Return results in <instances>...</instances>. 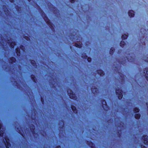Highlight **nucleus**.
I'll return each mask as SVG.
<instances>
[{
  "mask_svg": "<svg viewBox=\"0 0 148 148\" xmlns=\"http://www.w3.org/2000/svg\"><path fill=\"white\" fill-rule=\"evenodd\" d=\"M67 92L68 93V94L70 96V97L71 98L75 100L76 99V96L73 93V92L71 91V90H68Z\"/></svg>",
  "mask_w": 148,
  "mask_h": 148,
  "instance_id": "f257e3e1",
  "label": "nucleus"
},
{
  "mask_svg": "<svg viewBox=\"0 0 148 148\" xmlns=\"http://www.w3.org/2000/svg\"><path fill=\"white\" fill-rule=\"evenodd\" d=\"M116 93L117 95H118V97L119 99H121L123 97L122 91L121 89L116 90Z\"/></svg>",
  "mask_w": 148,
  "mask_h": 148,
  "instance_id": "f03ea898",
  "label": "nucleus"
},
{
  "mask_svg": "<svg viewBox=\"0 0 148 148\" xmlns=\"http://www.w3.org/2000/svg\"><path fill=\"white\" fill-rule=\"evenodd\" d=\"M5 139L6 141V143H5V144L6 146V148H9V147H10L11 145L9 143V140L7 139L6 137L5 138Z\"/></svg>",
  "mask_w": 148,
  "mask_h": 148,
  "instance_id": "7ed1b4c3",
  "label": "nucleus"
},
{
  "mask_svg": "<svg viewBox=\"0 0 148 148\" xmlns=\"http://www.w3.org/2000/svg\"><path fill=\"white\" fill-rule=\"evenodd\" d=\"M103 103V109L106 110H108V109H107L108 108V106H107L106 105V102L105 101H103L102 103Z\"/></svg>",
  "mask_w": 148,
  "mask_h": 148,
  "instance_id": "20e7f679",
  "label": "nucleus"
},
{
  "mask_svg": "<svg viewBox=\"0 0 148 148\" xmlns=\"http://www.w3.org/2000/svg\"><path fill=\"white\" fill-rule=\"evenodd\" d=\"M91 90L92 93L95 94L97 93L98 91V89L97 88H95L94 87H93L92 88Z\"/></svg>",
  "mask_w": 148,
  "mask_h": 148,
  "instance_id": "39448f33",
  "label": "nucleus"
},
{
  "mask_svg": "<svg viewBox=\"0 0 148 148\" xmlns=\"http://www.w3.org/2000/svg\"><path fill=\"white\" fill-rule=\"evenodd\" d=\"M144 73L145 74V77L146 79L148 81V69H146L144 71Z\"/></svg>",
  "mask_w": 148,
  "mask_h": 148,
  "instance_id": "423d86ee",
  "label": "nucleus"
},
{
  "mask_svg": "<svg viewBox=\"0 0 148 148\" xmlns=\"http://www.w3.org/2000/svg\"><path fill=\"white\" fill-rule=\"evenodd\" d=\"M128 14L130 17H133L134 15V12L132 10H130Z\"/></svg>",
  "mask_w": 148,
  "mask_h": 148,
  "instance_id": "0eeeda50",
  "label": "nucleus"
},
{
  "mask_svg": "<svg viewBox=\"0 0 148 148\" xmlns=\"http://www.w3.org/2000/svg\"><path fill=\"white\" fill-rule=\"evenodd\" d=\"M7 42L8 43H11L10 46L12 48H13L14 47V46L15 45V42H10L9 40Z\"/></svg>",
  "mask_w": 148,
  "mask_h": 148,
  "instance_id": "6e6552de",
  "label": "nucleus"
},
{
  "mask_svg": "<svg viewBox=\"0 0 148 148\" xmlns=\"http://www.w3.org/2000/svg\"><path fill=\"white\" fill-rule=\"evenodd\" d=\"M97 73L101 76H103L104 75V72L102 70H99L97 71Z\"/></svg>",
  "mask_w": 148,
  "mask_h": 148,
  "instance_id": "1a4fd4ad",
  "label": "nucleus"
},
{
  "mask_svg": "<svg viewBox=\"0 0 148 148\" xmlns=\"http://www.w3.org/2000/svg\"><path fill=\"white\" fill-rule=\"evenodd\" d=\"M71 108L73 110V111L75 113H77V110H76V107L73 106H71Z\"/></svg>",
  "mask_w": 148,
  "mask_h": 148,
  "instance_id": "9d476101",
  "label": "nucleus"
},
{
  "mask_svg": "<svg viewBox=\"0 0 148 148\" xmlns=\"http://www.w3.org/2000/svg\"><path fill=\"white\" fill-rule=\"evenodd\" d=\"M16 61V59L14 58H11L10 60V62L11 63H12L13 62H15Z\"/></svg>",
  "mask_w": 148,
  "mask_h": 148,
  "instance_id": "9b49d317",
  "label": "nucleus"
},
{
  "mask_svg": "<svg viewBox=\"0 0 148 148\" xmlns=\"http://www.w3.org/2000/svg\"><path fill=\"white\" fill-rule=\"evenodd\" d=\"M16 52L17 54V55L19 56L20 54V53L19 51V49L18 48H17L16 49Z\"/></svg>",
  "mask_w": 148,
  "mask_h": 148,
  "instance_id": "f8f14e48",
  "label": "nucleus"
},
{
  "mask_svg": "<svg viewBox=\"0 0 148 148\" xmlns=\"http://www.w3.org/2000/svg\"><path fill=\"white\" fill-rule=\"evenodd\" d=\"M140 116V114H136L135 115V118L137 119H139Z\"/></svg>",
  "mask_w": 148,
  "mask_h": 148,
  "instance_id": "ddd939ff",
  "label": "nucleus"
},
{
  "mask_svg": "<svg viewBox=\"0 0 148 148\" xmlns=\"http://www.w3.org/2000/svg\"><path fill=\"white\" fill-rule=\"evenodd\" d=\"M125 42L123 41H122L120 43V45L122 47H123L125 45Z\"/></svg>",
  "mask_w": 148,
  "mask_h": 148,
  "instance_id": "4468645a",
  "label": "nucleus"
},
{
  "mask_svg": "<svg viewBox=\"0 0 148 148\" xmlns=\"http://www.w3.org/2000/svg\"><path fill=\"white\" fill-rule=\"evenodd\" d=\"M127 35L124 34L122 35V38L123 39H125L127 38Z\"/></svg>",
  "mask_w": 148,
  "mask_h": 148,
  "instance_id": "2eb2a0df",
  "label": "nucleus"
},
{
  "mask_svg": "<svg viewBox=\"0 0 148 148\" xmlns=\"http://www.w3.org/2000/svg\"><path fill=\"white\" fill-rule=\"evenodd\" d=\"M114 51V49L113 48H111V49H110V53L111 54H112L113 53V52Z\"/></svg>",
  "mask_w": 148,
  "mask_h": 148,
  "instance_id": "dca6fc26",
  "label": "nucleus"
},
{
  "mask_svg": "<svg viewBox=\"0 0 148 148\" xmlns=\"http://www.w3.org/2000/svg\"><path fill=\"white\" fill-rule=\"evenodd\" d=\"M75 46L76 47H79V48H81V47H82L81 44H80V45H78L77 44V43H75Z\"/></svg>",
  "mask_w": 148,
  "mask_h": 148,
  "instance_id": "f3484780",
  "label": "nucleus"
},
{
  "mask_svg": "<svg viewBox=\"0 0 148 148\" xmlns=\"http://www.w3.org/2000/svg\"><path fill=\"white\" fill-rule=\"evenodd\" d=\"M134 112L135 113H137V112H138L139 111V110L138 108H135L134 109Z\"/></svg>",
  "mask_w": 148,
  "mask_h": 148,
  "instance_id": "a211bd4d",
  "label": "nucleus"
},
{
  "mask_svg": "<svg viewBox=\"0 0 148 148\" xmlns=\"http://www.w3.org/2000/svg\"><path fill=\"white\" fill-rule=\"evenodd\" d=\"M4 133L3 131L2 130H1L0 131V136H3Z\"/></svg>",
  "mask_w": 148,
  "mask_h": 148,
  "instance_id": "6ab92c4d",
  "label": "nucleus"
},
{
  "mask_svg": "<svg viewBox=\"0 0 148 148\" xmlns=\"http://www.w3.org/2000/svg\"><path fill=\"white\" fill-rule=\"evenodd\" d=\"M31 63L32 65L34 66H35V62L34 60H32L31 61Z\"/></svg>",
  "mask_w": 148,
  "mask_h": 148,
  "instance_id": "aec40b11",
  "label": "nucleus"
},
{
  "mask_svg": "<svg viewBox=\"0 0 148 148\" xmlns=\"http://www.w3.org/2000/svg\"><path fill=\"white\" fill-rule=\"evenodd\" d=\"M87 60L88 61V62H90L91 61V59L90 58H88L87 59Z\"/></svg>",
  "mask_w": 148,
  "mask_h": 148,
  "instance_id": "412c9836",
  "label": "nucleus"
},
{
  "mask_svg": "<svg viewBox=\"0 0 148 148\" xmlns=\"http://www.w3.org/2000/svg\"><path fill=\"white\" fill-rule=\"evenodd\" d=\"M20 48H21V49H22V50L23 51H25V50H24V47L23 46H21V47H20Z\"/></svg>",
  "mask_w": 148,
  "mask_h": 148,
  "instance_id": "4be33fe9",
  "label": "nucleus"
},
{
  "mask_svg": "<svg viewBox=\"0 0 148 148\" xmlns=\"http://www.w3.org/2000/svg\"><path fill=\"white\" fill-rule=\"evenodd\" d=\"M141 147L142 148H147V147H146L143 145H141Z\"/></svg>",
  "mask_w": 148,
  "mask_h": 148,
  "instance_id": "5701e85b",
  "label": "nucleus"
},
{
  "mask_svg": "<svg viewBox=\"0 0 148 148\" xmlns=\"http://www.w3.org/2000/svg\"><path fill=\"white\" fill-rule=\"evenodd\" d=\"M75 0H70V1L71 3H73L74 2Z\"/></svg>",
  "mask_w": 148,
  "mask_h": 148,
  "instance_id": "b1692460",
  "label": "nucleus"
},
{
  "mask_svg": "<svg viewBox=\"0 0 148 148\" xmlns=\"http://www.w3.org/2000/svg\"><path fill=\"white\" fill-rule=\"evenodd\" d=\"M1 127H2V125L0 123V130H1Z\"/></svg>",
  "mask_w": 148,
  "mask_h": 148,
  "instance_id": "393cba45",
  "label": "nucleus"
},
{
  "mask_svg": "<svg viewBox=\"0 0 148 148\" xmlns=\"http://www.w3.org/2000/svg\"><path fill=\"white\" fill-rule=\"evenodd\" d=\"M145 61L148 62V58H147V59L146 60H145Z\"/></svg>",
  "mask_w": 148,
  "mask_h": 148,
  "instance_id": "a878e982",
  "label": "nucleus"
},
{
  "mask_svg": "<svg viewBox=\"0 0 148 148\" xmlns=\"http://www.w3.org/2000/svg\"><path fill=\"white\" fill-rule=\"evenodd\" d=\"M41 101H42V103H43V99L42 98H41Z\"/></svg>",
  "mask_w": 148,
  "mask_h": 148,
  "instance_id": "bb28decb",
  "label": "nucleus"
},
{
  "mask_svg": "<svg viewBox=\"0 0 148 148\" xmlns=\"http://www.w3.org/2000/svg\"><path fill=\"white\" fill-rule=\"evenodd\" d=\"M10 0V1L11 2H13V1H14V0Z\"/></svg>",
  "mask_w": 148,
  "mask_h": 148,
  "instance_id": "cd10ccee",
  "label": "nucleus"
},
{
  "mask_svg": "<svg viewBox=\"0 0 148 148\" xmlns=\"http://www.w3.org/2000/svg\"><path fill=\"white\" fill-rule=\"evenodd\" d=\"M128 59L129 61H130H130H132L131 59H130L129 58H128Z\"/></svg>",
  "mask_w": 148,
  "mask_h": 148,
  "instance_id": "c85d7f7f",
  "label": "nucleus"
},
{
  "mask_svg": "<svg viewBox=\"0 0 148 148\" xmlns=\"http://www.w3.org/2000/svg\"><path fill=\"white\" fill-rule=\"evenodd\" d=\"M34 76L33 75H31V77L32 78H33Z\"/></svg>",
  "mask_w": 148,
  "mask_h": 148,
  "instance_id": "c756f323",
  "label": "nucleus"
},
{
  "mask_svg": "<svg viewBox=\"0 0 148 148\" xmlns=\"http://www.w3.org/2000/svg\"><path fill=\"white\" fill-rule=\"evenodd\" d=\"M34 126H33V127H32V128H33H33H34Z\"/></svg>",
  "mask_w": 148,
  "mask_h": 148,
  "instance_id": "7c9ffc66",
  "label": "nucleus"
},
{
  "mask_svg": "<svg viewBox=\"0 0 148 148\" xmlns=\"http://www.w3.org/2000/svg\"><path fill=\"white\" fill-rule=\"evenodd\" d=\"M120 76H121V77H122V76H121V75H120Z\"/></svg>",
  "mask_w": 148,
  "mask_h": 148,
  "instance_id": "2f4dec72",
  "label": "nucleus"
}]
</instances>
